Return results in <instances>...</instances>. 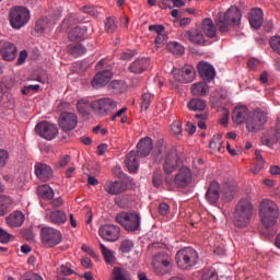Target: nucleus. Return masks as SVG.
<instances>
[{"label": "nucleus", "instance_id": "ddd939ff", "mask_svg": "<svg viewBox=\"0 0 280 280\" xmlns=\"http://www.w3.org/2000/svg\"><path fill=\"white\" fill-rule=\"evenodd\" d=\"M58 126L63 132H71L78 128V115L73 112H63L58 118Z\"/></svg>", "mask_w": 280, "mask_h": 280}, {"label": "nucleus", "instance_id": "20e7f679", "mask_svg": "<svg viewBox=\"0 0 280 280\" xmlns=\"http://www.w3.org/2000/svg\"><path fill=\"white\" fill-rule=\"evenodd\" d=\"M32 13L25 7H12L9 10V23L12 30H21L30 23Z\"/></svg>", "mask_w": 280, "mask_h": 280}, {"label": "nucleus", "instance_id": "a19ab883", "mask_svg": "<svg viewBox=\"0 0 280 280\" xmlns=\"http://www.w3.org/2000/svg\"><path fill=\"white\" fill-rule=\"evenodd\" d=\"M100 248L106 264H115V252L108 249L104 243H100Z\"/></svg>", "mask_w": 280, "mask_h": 280}, {"label": "nucleus", "instance_id": "37998d69", "mask_svg": "<svg viewBox=\"0 0 280 280\" xmlns=\"http://www.w3.org/2000/svg\"><path fill=\"white\" fill-rule=\"evenodd\" d=\"M89 108H91L89 98H80L77 102V110L80 113V115H89Z\"/></svg>", "mask_w": 280, "mask_h": 280}, {"label": "nucleus", "instance_id": "2eb2a0df", "mask_svg": "<svg viewBox=\"0 0 280 280\" xmlns=\"http://www.w3.org/2000/svg\"><path fill=\"white\" fill-rule=\"evenodd\" d=\"M98 233L106 242H117L121 236V229L115 224H105L100 228Z\"/></svg>", "mask_w": 280, "mask_h": 280}, {"label": "nucleus", "instance_id": "b1692460", "mask_svg": "<svg viewBox=\"0 0 280 280\" xmlns=\"http://www.w3.org/2000/svg\"><path fill=\"white\" fill-rule=\"evenodd\" d=\"M46 220L51 224L60 226L67 223V212L63 210H51L50 212L46 213Z\"/></svg>", "mask_w": 280, "mask_h": 280}, {"label": "nucleus", "instance_id": "79ce46f5", "mask_svg": "<svg viewBox=\"0 0 280 280\" xmlns=\"http://www.w3.org/2000/svg\"><path fill=\"white\" fill-rule=\"evenodd\" d=\"M51 25H54V23L49 22V18H42L36 22L35 32L44 34L47 27H51Z\"/></svg>", "mask_w": 280, "mask_h": 280}, {"label": "nucleus", "instance_id": "e433bc0d", "mask_svg": "<svg viewBox=\"0 0 280 280\" xmlns=\"http://www.w3.org/2000/svg\"><path fill=\"white\" fill-rule=\"evenodd\" d=\"M113 280H132L130 271L124 267H115L113 269Z\"/></svg>", "mask_w": 280, "mask_h": 280}, {"label": "nucleus", "instance_id": "dca6fc26", "mask_svg": "<svg viewBox=\"0 0 280 280\" xmlns=\"http://www.w3.org/2000/svg\"><path fill=\"white\" fill-rule=\"evenodd\" d=\"M191 168H189L188 166H183L175 175L174 185H176V187H179L180 189H185V187L191 185Z\"/></svg>", "mask_w": 280, "mask_h": 280}, {"label": "nucleus", "instance_id": "6ab92c4d", "mask_svg": "<svg viewBox=\"0 0 280 280\" xmlns=\"http://www.w3.org/2000/svg\"><path fill=\"white\" fill-rule=\"evenodd\" d=\"M198 73L206 82H211L215 78V68L211 63L200 61L197 66Z\"/></svg>", "mask_w": 280, "mask_h": 280}, {"label": "nucleus", "instance_id": "09e8293b", "mask_svg": "<svg viewBox=\"0 0 280 280\" xmlns=\"http://www.w3.org/2000/svg\"><path fill=\"white\" fill-rule=\"evenodd\" d=\"M171 130L176 137H180L183 135V124L180 121H174L171 125Z\"/></svg>", "mask_w": 280, "mask_h": 280}, {"label": "nucleus", "instance_id": "a18cd8bd", "mask_svg": "<svg viewBox=\"0 0 280 280\" xmlns=\"http://www.w3.org/2000/svg\"><path fill=\"white\" fill-rule=\"evenodd\" d=\"M168 49L170 51H172V54H176L178 56H182V54H185V47H183V45H180L177 42H173L168 45Z\"/></svg>", "mask_w": 280, "mask_h": 280}, {"label": "nucleus", "instance_id": "bf43d9fd", "mask_svg": "<svg viewBox=\"0 0 280 280\" xmlns=\"http://www.w3.org/2000/svg\"><path fill=\"white\" fill-rule=\"evenodd\" d=\"M40 90V85L35 84V85H26L24 88H22L21 93L22 95H27L28 93H31V91H39Z\"/></svg>", "mask_w": 280, "mask_h": 280}, {"label": "nucleus", "instance_id": "9d476101", "mask_svg": "<svg viewBox=\"0 0 280 280\" xmlns=\"http://www.w3.org/2000/svg\"><path fill=\"white\" fill-rule=\"evenodd\" d=\"M268 121V117L261 109L250 112L246 119V128L248 132H257L261 130L262 126Z\"/></svg>", "mask_w": 280, "mask_h": 280}, {"label": "nucleus", "instance_id": "c03bdc74", "mask_svg": "<svg viewBox=\"0 0 280 280\" xmlns=\"http://www.w3.org/2000/svg\"><path fill=\"white\" fill-rule=\"evenodd\" d=\"M105 32H107V34H115V32H117V21L115 20V18H107L105 21Z\"/></svg>", "mask_w": 280, "mask_h": 280}, {"label": "nucleus", "instance_id": "a211bd4d", "mask_svg": "<svg viewBox=\"0 0 280 280\" xmlns=\"http://www.w3.org/2000/svg\"><path fill=\"white\" fill-rule=\"evenodd\" d=\"M35 176L38 180L47 183V180H51V178H54V171L51 170V166L45 163H37L35 164Z\"/></svg>", "mask_w": 280, "mask_h": 280}, {"label": "nucleus", "instance_id": "864d4df0", "mask_svg": "<svg viewBox=\"0 0 280 280\" xmlns=\"http://www.w3.org/2000/svg\"><path fill=\"white\" fill-rule=\"evenodd\" d=\"M149 32H154L159 36L165 33V26L163 24H152L149 26Z\"/></svg>", "mask_w": 280, "mask_h": 280}, {"label": "nucleus", "instance_id": "680f3d73", "mask_svg": "<svg viewBox=\"0 0 280 280\" xmlns=\"http://www.w3.org/2000/svg\"><path fill=\"white\" fill-rule=\"evenodd\" d=\"M135 58V51L127 50L120 54V60H132Z\"/></svg>", "mask_w": 280, "mask_h": 280}, {"label": "nucleus", "instance_id": "473e14b6", "mask_svg": "<svg viewBox=\"0 0 280 280\" xmlns=\"http://www.w3.org/2000/svg\"><path fill=\"white\" fill-rule=\"evenodd\" d=\"M190 91L196 97H203L209 93V85L206 82H197L191 85Z\"/></svg>", "mask_w": 280, "mask_h": 280}, {"label": "nucleus", "instance_id": "7c9ffc66", "mask_svg": "<svg viewBox=\"0 0 280 280\" xmlns=\"http://www.w3.org/2000/svg\"><path fill=\"white\" fill-rule=\"evenodd\" d=\"M201 30L206 34V36H208V38H215V34H218L215 25L213 24V20L209 18L202 21Z\"/></svg>", "mask_w": 280, "mask_h": 280}, {"label": "nucleus", "instance_id": "bb28decb", "mask_svg": "<svg viewBox=\"0 0 280 280\" xmlns=\"http://www.w3.org/2000/svg\"><path fill=\"white\" fill-rule=\"evenodd\" d=\"M125 165L132 174H137L139 170V153L137 151H130L126 155Z\"/></svg>", "mask_w": 280, "mask_h": 280}, {"label": "nucleus", "instance_id": "49530a36", "mask_svg": "<svg viewBox=\"0 0 280 280\" xmlns=\"http://www.w3.org/2000/svg\"><path fill=\"white\" fill-rule=\"evenodd\" d=\"M150 104H152V94L144 92L142 94V104H141L142 110H148V108H150Z\"/></svg>", "mask_w": 280, "mask_h": 280}, {"label": "nucleus", "instance_id": "4d7b16f0", "mask_svg": "<svg viewBox=\"0 0 280 280\" xmlns=\"http://www.w3.org/2000/svg\"><path fill=\"white\" fill-rule=\"evenodd\" d=\"M59 272H61V275H63L65 277H71L74 271L73 269H71V265L67 264L59 267Z\"/></svg>", "mask_w": 280, "mask_h": 280}, {"label": "nucleus", "instance_id": "39448f33", "mask_svg": "<svg viewBox=\"0 0 280 280\" xmlns=\"http://www.w3.org/2000/svg\"><path fill=\"white\" fill-rule=\"evenodd\" d=\"M117 224L125 228V231L135 233L141 229V214L137 211H122L116 214Z\"/></svg>", "mask_w": 280, "mask_h": 280}, {"label": "nucleus", "instance_id": "f3484780", "mask_svg": "<svg viewBox=\"0 0 280 280\" xmlns=\"http://www.w3.org/2000/svg\"><path fill=\"white\" fill-rule=\"evenodd\" d=\"M0 54L7 62H12L16 59L19 50L16 46L8 40H0Z\"/></svg>", "mask_w": 280, "mask_h": 280}, {"label": "nucleus", "instance_id": "9b49d317", "mask_svg": "<svg viewBox=\"0 0 280 280\" xmlns=\"http://www.w3.org/2000/svg\"><path fill=\"white\" fill-rule=\"evenodd\" d=\"M183 165V160L178 155V152L176 149H171L164 156V162H163V172L164 174H167L168 176L174 174L178 167Z\"/></svg>", "mask_w": 280, "mask_h": 280}, {"label": "nucleus", "instance_id": "6e6552de", "mask_svg": "<svg viewBox=\"0 0 280 280\" xmlns=\"http://www.w3.org/2000/svg\"><path fill=\"white\" fill-rule=\"evenodd\" d=\"M42 244L46 248H54V246H58L60 242H62V233L54 228H43L40 230Z\"/></svg>", "mask_w": 280, "mask_h": 280}, {"label": "nucleus", "instance_id": "a878e982", "mask_svg": "<svg viewBox=\"0 0 280 280\" xmlns=\"http://www.w3.org/2000/svg\"><path fill=\"white\" fill-rule=\"evenodd\" d=\"M248 19L252 27L254 30H259L264 24V11L259 8L252 9Z\"/></svg>", "mask_w": 280, "mask_h": 280}, {"label": "nucleus", "instance_id": "3c124183", "mask_svg": "<svg viewBox=\"0 0 280 280\" xmlns=\"http://www.w3.org/2000/svg\"><path fill=\"white\" fill-rule=\"evenodd\" d=\"M9 159H10V153H8L7 150L0 149V170H3V167H5Z\"/></svg>", "mask_w": 280, "mask_h": 280}, {"label": "nucleus", "instance_id": "052dcab7", "mask_svg": "<svg viewBox=\"0 0 280 280\" xmlns=\"http://www.w3.org/2000/svg\"><path fill=\"white\" fill-rule=\"evenodd\" d=\"M202 280H219L218 272L208 271V272L202 275Z\"/></svg>", "mask_w": 280, "mask_h": 280}, {"label": "nucleus", "instance_id": "72a5a7b5", "mask_svg": "<svg viewBox=\"0 0 280 280\" xmlns=\"http://www.w3.org/2000/svg\"><path fill=\"white\" fill-rule=\"evenodd\" d=\"M223 199L225 200V202H231V200H233V198H235V194H237V184L233 183V184H225L223 186Z\"/></svg>", "mask_w": 280, "mask_h": 280}, {"label": "nucleus", "instance_id": "6e6d98bb", "mask_svg": "<svg viewBox=\"0 0 280 280\" xmlns=\"http://www.w3.org/2000/svg\"><path fill=\"white\" fill-rule=\"evenodd\" d=\"M12 240V234L0 228V242L1 244H8Z\"/></svg>", "mask_w": 280, "mask_h": 280}, {"label": "nucleus", "instance_id": "f704fd0d", "mask_svg": "<svg viewBox=\"0 0 280 280\" xmlns=\"http://www.w3.org/2000/svg\"><path fill=\"white\" fill-rule=\"evenodd\" d=\"M14 205V200L5 195L0 196V217L5 215L10 208Z\"/></svg>", "mask_w": 280, "mask_h": 280}, {"label": "nucleus", "instance_id": "0e129e2a", "mask_svg": "<svg viewBox=\"0 0 280 280\" xmlns=\"http://www.w3.org/2000/svg\"><path fill=\"white\" fill-rule=\"evenodd\" d=\"M25 60H27V50H21L18 58V65H23Z\"/></svg>", "mask_w": 280, "mask_h": 280}, {"label": "nucleus", "instance_id": "69168bd1", "mask_svg": "<svg viewBox=\"0 0 280 280\" xmlns=\"http://www.w3.org/2000/svg\"><path fill=\"white\" fill-rule=\"evenodd\" d=\"M185 130H186V132H188V135H195L196 133V125H194L192 122H187Z\"/></svg>", "mask_w": 280, "mask_h": 280}, {"label": "nucleus", "instance_id": "aec40b11", "mask_svg": "<svg viewBox=\"0 0 280 280\" xmlns=\"http://www.w3.org/2000/svg\"><path fill=\"white\" fill-rule=\"evenodd\" d=\"M154 144L152 143V138L145 137L139 140L137 144V154L142 159L150 156Z\"/></svg>", "mask_w": 280, "mask_h": 280}, {"label": "nucleus", "instance_id": "f257e3e1", "mask_svg": "<svg viewBox=\"0 0 280 280\" xmlns=\"http://www.w3.org/2000/svg\"><path fill=\"white\" fill-rule=\"evenodd\" d=\"M242 23V11L232 5L223 14L219 13L215 18V25L222 34L231 31V27H240Z\"/></svg>", "mask_w": 280, "mask_h": 280}, {"label": "nucleus", "instance_id": "603ef678", "mask_svg": "<svg viewBox=\"0 0 280 280\" xmlns=\"http://www.w3.org/2000/svg\"><path fill=\"white\" fill-rule=\"evenodd\" d=\"M133 246H135V244L132 243V241L125 240L120 244V250L122 253H130V250H132Z\"/></svg>", "mask_w": 280, "mask_h": 280}, {"label": "nucleus", "instance_id": "338daca9", "mask_svg": "<svg viewBox=\"0 0 280 280\" xmlns=\"http://www.w3.org/2000/svg\"><path fill=\"white\" fill-rule=\"evenodd\" d=\"M258 65H259V61L256 58H252L247 62V67H249L252 70L257 69Z\"/></svg>", "mask_w": 280, "mask_h": 280}, {"label": "nucleus", "instance_id": "de8ad7c7", "mask_svg": "<svg viewBox=\"0 0 280 280\" xmlns=\"http://www.w3.org/2000/svg\"><path fill=\"white\" fill-rule=\"evenodd\" d=\"M269 45L276 54L280 55V36H273L269 40Z\"/></svg>", "mask_w": 280, "mask_h": 280}, {"label": "nucleus", "instance_id": "0eeeda50", "mask_svg": "<svg viewBox=\"0 0 280 280\" xmlns=\"http://www.w3.org/2000/svg\"><path fill=\"white\" fill-rule=\"evenodd\" d=\"M91 108L98 117H108L117 110V101L110 97L97 98L91 103Z\"/></svg>", "mask_w": 280, "mask_h": 280}, {"label": "nucleus", "instance_id": "774afa93", "mask_svg": "<svg viewBox=\"0 0 280 280\" xmlns=\"http://www.w3.org/2000/svg\"><path fill=\"white\" fill-rule=\"evenodd\" d=\"M275 141H280V120L276 125Z\"/></svg>", "mask_w": 280, "mask_h": 280}, {"label": "nucleus", "instance_id": "412c9836", "mask_svg": "<svg viewBox=\"0 0 280 280\" xmlns=\"http://www.w3.org/2000/svg\"><path fill=\"white\" fill-rule=\"evenodd\" d=\"M112 79L113 72L110 70H103L95 74L92 81V86L94 89H102V86H106Z\"/></svg>", "mask_w": 280, "mask_h": 280}, {"label": "nucleus", "instance_id": "7ed1b4c3", "mask_svg": "<svg viewBox=\"0 0 280 280\" xmlns=\"http://www.w3.org/2000/svg\"><path fill=\"white\" fill-rule=\"evenodd\" d=\"M259 218L266 229H272L279 220V206L270 199H262L259 205Z\"/></svg>", "mask_w": 280, "mask_h": 280}, {"label": "nucleus", "instance_id": "13d9d810", "mask_svg": "<svg viewBox=\"0 0 280 280\" xmlns=\"http://www.w3.org/2000/svg\"><path fill=\"white\" fill-rule=\"evenodd\" d=\"M153 185L155 187H161L163 185V174L160 172H154L153 173Z\"/></svg>", "mask_w": 280, "mask_h": 280}, {"label": "nucleus", "instance_id": "423d86ee", "mask_svg": "<svg viewBox=\"0 0 280 280\" xmlns=\"http://www.w3.org/2000/svg\"><path fill=\"white\" fill-rule=\"evenodd\" d=\"M175 261L182 270H189L198 264V252L191 247L179 249L175 255Z\"/></svg>", "mask_w": 280, "mask_h": 280}, {"label": "nucleus", "instance_id": "8fccbe9b", "mask_svg": "<svg viewBox=\"0 0 280 280\" xmlns=\"http://www.w3.org/2000/svg\"><path fill=\"white\" fill-rule=\"evenodd\" d=\"M195 119H200L198 121V127L201 129V130H207V114H196L195 115Z\"/></svg>", "mask_w": 280, "mask_h": 280}, {"label": "nucleus", "instance_id": "f8f14e48", "mask_svg": "<svg viewBox=\"0 0 280 280\" xmlns=\"http://www.w3.org/2000/svg\"><path fill=\"white\" fill-rule=\"evenodd\" d=\"M153 270L156 275H167L172 270V256L166 253H159L153 257Z\"/></svg>", "mask_w": 280, "mask_h": 280}, {"label": "nucleus", "instance_id": "4c0bfd02", "mask_svg": "<svg viewBox=\"0 0 280 280\" xmlns=\"http://www.w3.org/2000/svg\"><path fill=\"white\" fill-rule=\"evenodd\" d=\"M189 110L202 112L207 108V102L201 98H192L188 103Z\"/></svg>", "mask_w": 280, "mask_h": 280}, {"label": "nucleus", "instance_id": "5fc2aeb1", "mask_svg": "<svg viewBox=\"0 0 280 280\" xmlns=\"http://www.w3.org/2000/svg\"><path fill=\"white\" fill-rule=\"evenodd\" d=\"M167 43V34L162 33L160 35H156L155 37V45L158 48L163 47Z\"/></svg>", "mask_w": 280, "mask_h": 280}, {"label": "nucleus", "instance_id": "cd10ccee", "mask_svg": "<svg viewBox=\"0 0 280 280\" xmlns=\"http://www.w3.org/2000/svg\"><path fill=\"white\" fill-rule=\"evenodd\" d=\"M206 200L210 205H215L220 200V184L218 182H212L206 192Z\"/></svg>", "mask_w": 280, "mask_h": 280}, {"label": "nucleus", "instance_id": "2f4dec72", "mask_svg": "<svg viewBox=\"0 0 280 280\" xmlns=\"http://www.w3.org/2000/svg\"><path fill=\"white\" fill-rule=\"evenodd\" d=\"M86 36V26H75L68 33V38L72 43L75 40H84Z\"/></svg>", "mask_w": 280, "mask_h": 280}, {"label": "nucleus", "instance_id": "e2e57ef3", "mask_svg": "<svg viewBox=\"0 0 280 280\" xmlns=\"http://www.w3.org/2000/svg\"><path fill=\"white\" fill-rule=\"evenodd\" d=\"M159 211H160L161 215H167V213H170V205L160 203Z\"/></svg>", "mask_w": 280, "mask_h": 280}, {"label": "nucleus", "instance_id": "ea45409f", "mask_svg": "<svg viewBox=\"0 0 280 280\" xmlns=\"http://www.w3.org/2000/svg\"><path fill=\"white\" fill-rule=\"evenodd\" d=\"M222 135L218 133L213 136L209 143V147L212 152H224V149H222Z\"/></svg>", "mask_w": 280, "mask_h": 280}, {"label": "nucleus", "instance_id": "4468645a", "mask_svg": "<svg viewBox=\"0 0 280 280\" xmlns=\"http://www.w3.org/2000/svg\"><path fill=\"white\" fill-rule=\"evenodd\" d=\"M173 78L182 84H189L196 80V69L192 66H185L182 69L172 70Z\"/></svg>", "mask_w": 280, "mask_h": 280}, {"label": "nucleus", "instance_id": "4be33fe9", "mask_svg": "<svg viewBox=\"0 0 280 280\" xmlns=\"http://www.w3.org/2000/svg\"><path fill=\"white\" fill-rule=\"evenodd\" d=\"M148 67H150V58H138L129 65L128 69L133 75H140L148 70Z\"/></svg>", "mask_w": 280, "mask_h": 280}, {"label": "nucleus", "instance_id": "c756f323", "mask_svg": "<svg viewBox=\"0 0 280 280\" xmlns=\"http://www.w3.org/2000/svg\"><path fill=\"white\" fill-rule=\"evenodd\" d=\"M187 36L190 40V43H194V45H207V39L205 38V34H202V31L198 28H191L187 32Z\"/></svg>", "mask_w": 280, "mask_h": 280}, {"label": "nucleus", "instance_id": "1a4fd4ad", "mask_svg": "<svg viewBox=\"0 0 280 280\" xmlns=\"http://www.w3.org/2000/svg\"><path fill=\"white\" fill-rule=\"evenodd\" d=\"M35 132L42 139H46V141H54L59 135V129L56 124L44 120L35 126Z\"/></svg>", "mask_w": 280, "mask_h": 280}, {"label": "nucleus", "instance_id": "5701e85b", "mask_svg": "<svg viewBox=\"0 0 280 280\" xmlns=\"http://www.w3.org/2000/svg\"><path fill=\"white\" fill-rule=\"evenodd\" d=\"M248 115H250V110L248 109V107L244 105H238L233 109L232 119L234 124L237 125L246 124Z\"/></svg>", "mask_w": 280, "mask_h": 280}, {"label": "nucleus", "instance_id": "f03ea898", "mask_svg": "<svg viewBox=\"0 0 280 280\" xmlns=\"http://www.w3.org/2000/svg\"><path fill=\"white\" fill-rule=\"evenodd\" d=\"M255 208L253 201L248 198H242L237 201L234 210V224L238 229H244L250 224Z\"/></svg>", "mask_w": 280, "mask_h": 280}, {"label": "nucleus", "instance_id": "393cba45", "mask_svg": "<svg viewBox=\"0 0 280 280\" xmlns=\"http://www.w3.org/2000/svg\"><path fill=\"white\" fill-rule=\"evenodd\" d=\"M104 189L107 194H110V196H117L126 191V185L121 180H108L105 183Z\"/></svg>", "mask_w": 280, "mask_h": 280}, {"label": "nucleus", "instance_id": "c9c22d12", "mask_svg": "<svg viewBox=\"0 0 280 280\" xmlns=\"http://www.w3.org/2000/svg\"><path fill=\"white\" fill-rule=\"evenodd\" d=\"M37 194L39 198H43L44 200H51L54 198V189L47 184L38 186Z\"/></svg>", "mask_w": 280, "mask_h": 280}, {"label": "nucleus", "instance_id": "58836bf2", "mask_svg": "<svg viewBox=\"0 0 280 280\" xmlns=\"http://www.w3.org/2000/svg\"><path fill=\"white\" fill-rule=\"evenodd\" d=\"M68 51L69 54H71V56H74V58H78L86 54V47L82 46V44H70L68 46Z\"/></svg>", "mask_w": 280, "mask_h": 280}, {"label": "nucleus", "instance_id": "c85d7f7f", "mask_svg": "<svg viewBox=\"0 0 280 280\" xmlns=\"http://www.w3.org/2000/svg\"><path fill=\"white\" fill-rule=\"evenodd\" d=\"M23 222H25V215L21 211H14L7 218V224L11 229H19V226H23Z\"/></svg>", "mask_w": 280, "mask_h": 280}]
</instances>
